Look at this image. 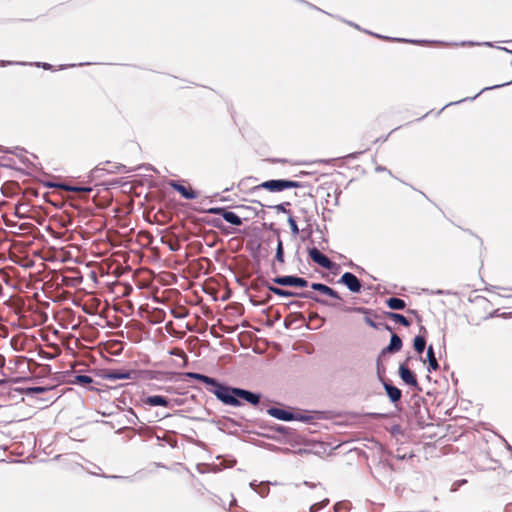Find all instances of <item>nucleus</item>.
<instances>
[{"mask_svg": "<svg viewBox=\"0 0 512 512\" xmlns=\"http://www.w3.org/2000/svg\"><path fill=\"white\" fill-rule=\"evenodd\" d=\"M218 400L225 405L238 407L241 402L238 398H241L252 405H258L260 402V394L245 390L242 388H234L227 385L219 386L218 389H209Z\"/></svg>", "mask_w": 512, "mask_h": 512, "instance_id": "nucleus-1", "label": "nucleus"}, {"mask_svg": "<svg viewBox=\"0 0 512 512\" xmlns=\"http://www.w3.org/2000/svg\"><path fill=\"white\" fill-rule=\"evenodd\" d=\"M303 187L301 182L286 180V179H273L261 183L258 188H264L271 192H280L289 188Z\"/></svg>", "mask_w": 512, "mask_h": 512, "instance_id": "nucleus-2", "label": "nucleus"}, {"mask_svg": "<svg viewBox=\"0 0 512 512\" xmlns=\"http://www.w3.org/2000/svg\"><path fill=\"white\" fill-rule=\"evenodd\" d=\"M267 289L274 293L275 295H278L280 297H302V298H308L311 299L317 303H320L322 305H328V303L320 298H318L316 295H314L312 292H302L297 293L289 290H285L273 285H266Z\"/></svg>", "mask_w": 512, "mask_h": 512, "instance_id": "nucleus-3", "label": "nucleus"}, {"mask_svg": "<svg viewBox=\"0 0 512 512\" xmlns=\"http://www.w3.org/2000/svg\"><path fill=\"white\" fill-rule=\"evenodd\" d=\"M273 282L281 286H296V287H307L308 281L305 278L286 275L277 276L273 279Z\"/></svg>", "mask_w": 512, "mask_h": 512, "instance_id": "nucleus-4", "label": "nucleus"}, {"mask_svg": "<svg viewBox=\"0 0 512 512\" xmlns=\"http://www.w3.org/2000/svg\"><path fill=\"white\" fill-rule=\"evenodd\" d=\"M138 372L135 370H109L103 378L110 381L121 380V379H137Z\"/></svg>", "mask_w": 512, "mask_h": 512, "instance_id": "nucleus-5", "label": "nucleus"}, {"mask_svg": "<svg viewBox=\"0 0 512 512\" xmlns=\"http://www.w3.org/2000/svg\"><path fill=\"white\" fill-rule=\"evenodd\" d=\"M338 282L344 284L352 293L360 292L362 287L360 280L351 272H345Z\"/></svg>", "mask_w": 512, "mask_h": 512, "instance_id": "nucleus-6", "label": "nucleus"}, {"mask_svg": "<svg viewBox=\"0 0 512 512\" xmlns=\"http://www.w3.org/2000/svg\"><path fill=\"white\" fill-rule=\"evenodd\" d=\"M309 257L318 264L319 266L325 269H331L332 261L322 254L316 247L309 248L308 250Z\"/></svg>", "mask_w": 512, "mask_h": 512, "instance_id": "nucleus-7", "label": "nucleus"}, {"mask_svg": "<svg viewBox=\"0 0 512 512\" xmlns=\"http://www.w3.org/2000/svg\"><path fill=\"white\" fill-rule=\"evenodd\" d=\"M342 310L345 312H355V313L363 314L365 316L364 317L365 323L374 329H378L380 326V324H377L376 322H374L373 319L370 317V314L372 313V311L366 307H344Z\"/></svg>", "mask_w": 512, "mask_h": 512, "instance_id": "nucleus-8", "label": "nucleus"}, {"mask_svg": "<svg viewBox=\"0 0 512 512\" xmlns=\"http://www.w3.org/2000/svg\"><path fill=\"white\" fill-rule=\"evenodd\" d=\"M184 376L187 378L195 379L205 383L206 385L211 386V389H218L219 386H223L222 383L218 382L216 379L206 376L204 374L196 373V372H186Z\"/></svg>", "mask_w": 512, "mask_h": 512, "instance_id": "nucleus-9", "label": "nucleus"}, {"mask_svg": "<svg viewBox=\"0 0 512 512\" xmlns=\"http://www.w3.org/2000/svg\"><path fill=\"white\" fill-rule=\"evenodd\" d=\"M168 185L173 188L175 191L181 194L184 199L194 200L198 197L197 192L192 189L186 188L184 185L180 184L178 181L171 180Z\"/></svg>", "mask_w": 512, "mask_h": 512, "instance_id": "nucleus-10", "label": "nucleus"}, {"mask_svg": "<svg viewBox=\"0 0 512 512\" xmlns=\"http://www.w3.org/2000/svg\"><path fill=\"white\" fill-rule=\"evenodd\" d=\"M399 375L403 382H405L406 384L411 385V386L417 388L419 391H421V389L418 386V382H417L415 375L405 364L400 365Z\"/></svg>", "mask_w": 512, "mask_h": 512, "instance_id": "nucleus-11", "label": "nucleus"}, {"mask_svg": "<svg viewBox=\"0 0 512 512\" xmlns=\"http://www.w3.org/2000/svg\"><path fill=\"white\" fill-rule=\"evenodd\" d=\"M402 340L397 334H392L390 337V343L388 346L382 349L380 356L385 355L387 353H396L402 348Z\"/></svg>", "mask_w": 512, "mask_h": 512, "instance_id": "nucleus-12", "label": "nucleus"}, {"mask_svg": "<svg viewBox=\"0 0 512 512\" xmlns=\"http://www.w3.org/2000/svg\"><path fill=\"white\" fill-rule=\"evenodd\" d=\"M267 413L270 416H272L278 420H282V421H292L295 418V415L293 412H290V411H287V410H284L281 408H276V407L269 408L267 410Z\"/></svg>", "mask_w": 512, "mask_h": 512, "instance_id": "nucleus-13", "label": "nucleus"}, {"mask_svg": "<svg viewBox=\"0 0 512 512\" xmlns=\"http://www.w3.org/2000/svg\"><path fill=\"white\" fill-rule=\"evenodd\" d=\"M311 288L313 290L319 291L320 293L327 295L331 298L341 300V297L337 291H335L334 289H332L331 287H329L323 283H312Z\"/></svg>", "mask_w": 512, "mask_h": 512, "instance_id": "nucleus-14", "label": "nucleus"}, {"mask_svg": "<svg viewBox=\"0 0 512 512\" xmlns=\"http://www.w3.org/2000/svg\"><path fill=\"white\" fill-rule=\"evenodd\" d=\"M383 386L391 402L395 403L400 400L402 392L399 388L386 382L383 383Z\"/></svg>", "mask_w": 512, "mask_h": 512, "instance_id": "nucleus-15", "label": "nucleus"}, {"mask_svg": "<svg viewBox=\"0 0 512 512\" xmlns=\"http://www.w3.org/2000/svg\"><path fill=\"white\" fill-rule=\"evenodd\" d=\"M146 404L150 406H162L167 407L169 405V401L166 397L160 395H152L146 398Z\"/></svg>", "mask_w": 512, "mask_h": 512, "instance_id": "nucleus-16", "label": "nucleus"}, {"mask_svg": "<svg viewBox=\"0 0 512 512\" xmlns=\"http://www.w3.org/2000/svg\"><path fill=\"white\" fill-rule=\"evenodd\" d=\"M375 472L377 473L378 476H381V473L383 472L384 474H386L384 476V481H390V478L392 476V472H393V469H392V466L386 462H381L379 463V465L376 467L375 469Z\"/></svg>", "mask_w": 512, "mask_h": 512, "instance_id": "nucleus-17", "label": "nucleus"}, {"mask_svg": "<svg viewBox=\"0 0 512 512\" xmlns=\"http://www.w3.org/2000/svg\"><path fill=\"white\" fill-rule=\"evenodd\" d=\"M512 83V80L508 81V82H505V83H502V84H497V85H493V86H489V87H484L480 92H478L476 95L472 96V97H467L465 99H462V100H459V101H456V102H451V103H448L445 107L449 106V105H453V104H458V103H461L465 100H474L476 99L481 93L487 91V90H493V89H496V88H500V87H503V86H507L509 84Z\"/></svg>", "mask_w": 512, "mask_h": 512, "instance_id": "nucleus-18", "label": "nucleus"}, {"mask_svg": "<svg viewBox=\"0 0 512 512\" xmlns=\"http://www.w3.org/2000/svg\"><path fill=\"white\" fill-rule=\"evenodd\" d=\"M50 187H58V188H62L66 191H71V192H84V193H89L92 191V188L91 187H86V186H70V185H66V184H50Z\"/></svg>", "mask_w": 512, "mask_h": 512, "instance_id": "nucleus-19", "label": "nucleus"}, {"mask_svg": "<svg viewBox=\"0 0 512 512\" xmlns=\"http://www.w3.org/2000/svg\"><path fill=\"white\" fill-rule=\"evenodd\" d=\"M427 361L429 363L428 371H435L439 368V364L435 357V353L432 346H429L427 349Z\"/></svg>", "mask_w": 512, "mask_h": 512, "instance_id": "nucleus-20", "label": "nucleus"}, {"mask_svg": "<svg viewBox=\"0 0 512 512\" xmlns=\"http://www.w3.org/2000/svg\"><path fill=\"white\" fill-rule=\"evenodd\" d=\"M385 315L390 318L391 320L408 327L410 326V321L403 316L402 314L396 313V312H386Z\"/></svg>", "mask_w": 512, "mask_h": 512, "instance_id": "nucleus-21", "label": "nucleus"}, {"mask_svg": "<svg viewBox=\"0 0 512 512\" xmlns=\"http://www.w3.org/2000/svg\"><path fill=\"white\" fill-rule=\"evenodd\" d=\"M223 219L234 226H240L242 224V219L236 213L231 211L223 213Z\"/></svg>", "mask_w": 512, "mask_h": 512, "instance_id": "nucleus-22", "label": "nucleus"}, {"mask_svg": "<svg viewBox=\"0 0 512 512\" xmlns=\"http://www.w3.org/2000/svg\"><path fill=\"white\" fill-rule=\"evenodd\" d=\"M387 306L392 310H402L405 308L406 304L404 300L397 298V297H391L386 301Z\"/></svg>", "mask_w": 512, "mask_h": 512, "instance_id": "nucleus-23", "label": "nucleus"}, {"mask_svg": "<svg viewBox=\"0 0 512 512\" xmlns=\"http://www.w3.org/2000/svg\"><path fill=\"white\" fill-rule=\"evenodd\" d=\"M413 346L417 353L421 354L426 347V340L424 336L417 335L413 340Z\"/></svg>", "mask_w": 512, "mask_h": 512, "instance_id": "nucleus-24", "label": "nucleus"}, {"mask_svg": "<svg viewBox=\"0 0 512 512\" xmlns=\"http://www.w3.org/2000/svg\"><path fill=\"white\" fill-rule=\"evenodd\" d=\"M275 259L279 263H284V249H283V243H282L279 233H277V247H276Z\"/></svg>", "mask_w": 512, "mask_h": 512, "instance_id": "nucleus-25", "label": "nucleus"}, {"mask_svg": "<svg viewBox=\"0 0 512 512\" xmlns=\"http://www.w3.org/2000/svg\"><path fill=\"white\" fill-rule=\"evenodd\" d=\"M124 416L126 418V423L129 424V425H136L137 422H138V416L136 415V413L133 411L132 408H129L128 410H126L124 412Z\"/></svg>", "mask_w": 512, "mask_h": 512, "instance_id": "nucleus-26", "label": "nucleus"}, {"mask_svg": "<svg viewBox=\"0 0 512 512\" xmlns=\"http://www.w3.org/2000/svg\"><path fill=\"white\" fill-rule=\"evenodd\" d=\"M268 484H271L270 482H261L259 483L258 485V489H255V492L257 494H259L261 497H266L269 493V487H268ZM273 485L276 484L275 483H272Z\"/></svg>", "mask_w": 512, "mask_h": 512, "instance_id": "nucleus-27", "label": "nucleus"}, {"mask_svg": "<svg viewBox=\"0 0 512 512\" xmlns=\"http://www.w3.org/2000/svg\"><path fill=\"white\" fill-rule=\"evenodd\" d=\"M92 382H93V379L87 375H77V376H75V380L73 381V383L79 384L82 386H86L88 384H91Z\"/></svg>", "mask_w": 512, "mask_h": 512, "instance_id": "nucleus-28", "label": "nucleus"}, {"mask_svg": "<svg viewBox=\"0 0 512 512\" xmlns=\"http://www.w3.org/2000/svg\"><path fill=\"white\" fill-rule=\"evenodd\" d=\"M134 170L135 169L127 168L123 164H115V165H111V167H110V169L108 171L111 172V173H114V172L129 173V172H132Z\"/></svg>", "mask_w": 512, "mask_h": 512, "instance_id": "nucleus-29", "label": "nucleus"}, {"mask_svg": "<svg viewBox=\"0 0 512 512\" xmlns=\"http://www.w3.org/2000/svg\"><path fill=\"white\" fill-rule=\"evenodd\" d=\"M48 390H50V388H48V387L34 386V387L26 388L25 393L27 395H34V394L46 392Z\"/></svg>", "mask_w": 512, "mask_h": 512, "instance_id": "nucleus-30", "label": "nucleus"}, {"mask_svg": "<svg viewBox=\"0 0 512 512\" xmlns=\"http://www.w3.org/2000/svg\"><path fill=\"white\" fill-rule=\"evenodd\" d=\"M288 224L290 226V229H291V233L294 235V236H297L299 234V228H298V225L296 223V220L294 219V217L292 215H289L288 217Z\"/></svg>", "mask_w": 512, "mask_h": 512, "instance_id": "nucleus-31", "label": "nucleus"}, {"mask_svg": "<svg viewBox=\"0 0 512 512\" xmlns=\"http://www.w3.org/2000/svg\"><path fill=\"white\" fill-rule=\"evenodd\" d=\"M288 205H289V202H286V203L277 204L273 208L276 210L277 213H286L288 215H291L290 211L286 208V206H288Z\"/></svg>", "mask_w": 512, "mask_h": 512, "instance_id": "nucleus-32", "label": "nucleus"}, {"mask_svg": "<svg viewBox=\"0 0 512 512\" xmlns=\"http://www.w3.org/2000/svg\"><path fill=\"white\" fill-rule=\"evenodd\" d=\"M227 210L222 207H213L207 210L209 214H215V215H221L223 217V213H225Z\"/></svg>", "mask_w": 512, "mask_h": 512, "instance_id": "nucleus-33", "label": "nucleus"}, {"mask_svg": "<svg viewBox=\"0 0 512 512\" xmlns=\"http://www.w3.org/2000/svg\"><path fill=\"white\" fill-rule=\"evenodd\" d=\"M294 415H295L294 420H297V421L309 422L312 419L311 416L306 415V414L294 413Z\"/></svg>", "mask_w": 512, "mask_h": 512, "instance_id": "nucleus-34", "label": "nucleus"}, {"mask_svg": "<svg viewBox=\"0 0 512 512\" xmlns=\"http://www.w3.org/2000/svg\"><path fill=\"white\" fill-rule=\"evenodd\" d=\"M300 212L303 214V219L307 223V227L311 228V226H312V223H311L312 222V216H308L307 215V211L304 210V209H301Z\"/></svg>", "mask_w": 512, "mask_h": 512, "instance_id": "nucleus-35", "label": "nucleus"}, {"mask_svg": "<svg viewBox=\"0 0 512 512\" xmlns=\"http://www.w3.org/2000/svg\"><path fill=\"white\" fill-rule=\"evenodd\" d=\"M170 354L171 355H178V356H180V357H182L184 359L186 358V355H185V353L182 350H176L175 349V350L170 351Z\"/></svg>", "mask_w": 512, "mask_h": 512, "instance_id": "nucleus-36", "label": "nucleus"}, {"mask_svg": "<svg viewBox=\"0 0 512 512\" xmlns=\"http://www.w3.org/2000/svg\"><path fill=\"white\" fill-rule=\"evenodd\" d=\"M36 65H37L38 67H40V66H41V67H43L44 69H49V68L51 67V65H50V64H48V63H40V62H38V63H36Z\"/></svg>", "mask_w": 512, "mask_h": 512, "instance_id": "nucleus-37", "label": "nucleus"}, {"mask_svg": "<svg viewBox=\"0 0 512 512\" xmlns=\"http://www.w3.org/2000/svg\"><path fill=\"white\" fill-rule=\"evenodd\" d=\"M258 485L259 484H257L256 480L250 482V484H249L250 488L253 489L254 491H255V489H258Z\"/></svg>", "mask_w": 512, "mask_h": 512, "instance_id": "nucleus-38", "label": "nucleus"}, {"mask_svg": "<svg viewBox=\"0 0 512 512\" xmlns=\"http://www.w3.org/2000/svg\"><path fill=\"white\" fill-rule=\"evenodd\" d=\"M395 40H396V41H399V42L420 43V41H416V40H406V39H400V38H396Z\"/></svg>", "mask_w": 512, "mask_h": 512, "instance_id": "nucleus-39", "label": "nucleus"}, {"mask_svg": "<svg viewBox=\"0 0 512 512\" xmlns=\"http://www.w3.org/2000/svg\"><path fill=\"white\" fill-rule=\"evenodd\" d=\"M236 504V499L233 495H231V503H230V506L232 505H235Z\"/></svg>", "mask_w": 512, "mask_h": 512, "instance_id": "nucleus-40", "label": "nucleus"}, {"mask_svg": "<svg viewBox=\"0 0 512 512\" xmlns=\"http://www.w3.org/2000/svg\"><path fill=\"white\" fill-rule=\"evenodd\" d=\"M11 64H14V62H11V61H8V62L2 61V66H5V65H11Z\"/></svg>", "mask_w": 512, "mask_h": 512, "instance_id": "nucleus-41", "label": "nucleus"}, {"mask_svg": "<svg viewBox=\"0 0 512 512\" xmlns=\"http://www.w3.org/2000/svg\"><path fill=\"white\" fill-rule=\"evenodd\" d=\"M385 170H386V168L381 167V166H378V167L376 168V171H378V172H380V171H385Z\"/></svg>", "mask_w": 512, "mask_h": 512, "instance_id": "nucleus-42", "label": "nucleus"}, {"mask_svg": "<svg viewBox=\"0 0 512 512\" xmlns=\"http://www.w3.org/2000/svg\"><path fill=\"white\" fill-rule=\"evenodd\" d=\"M384 328H385L386 330H388V331H391V327H390L389 325H387V324H385V325H384Z\"/></svg>", "mask_w": 512, "mask_h": 512, "instance_id": "nucleus-43", "label": "nucleus"}, {"mask_svg": "<svg viewBox=\"0 0 512 512\" xmlns=\"http://www.w3.org/2000/svg\"><path fill=\"white\" fill-rule=\"evenodd\" d=\"M330 193H327V198H326V203H329V197H330Z\"/></svg>", "mask_w": 512, "mask_h": 512, "instance_id": "nucleus-44", "label": "nucleus"}, {"mask_svg": "<svg viewBox=\"0 0 512 512\" xmlns=\"http://www.w3.org/2000/svg\"><path fill=\"white\" fill-rule=\"evenodd\" d=\"M349 24H350L351 26L355 27V28H358L357 24H353V23H351V22H349Z\"/></svg>", "mask_w": 512, "mask_h": 512, "instance_id": "nucleus-45", "label": "nucleus"}, {"mask_svg": "<svg viewBox=\"0 0 512 512\" xmlns=\"http://www.w3.org/2000/svg\"><path fill=\"white\" fill-rule=\"evenodd\" d=\"M291 305L300 306V305L298 304V302H292V303H291Z\"/></svg>", "mask_w": 512, "mask_h": 512, "instance_id": "nucleus-46", "label": "nucleus"}]
</instances>
